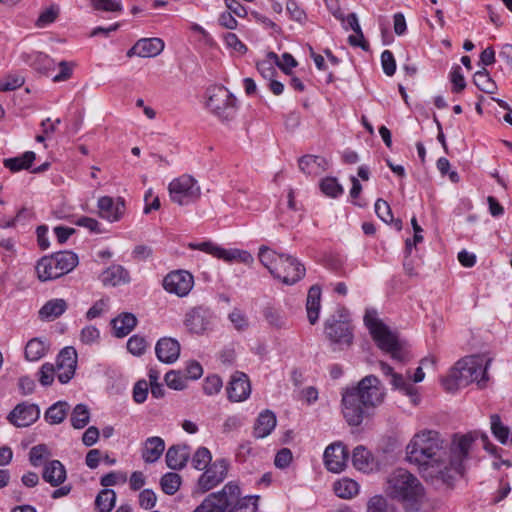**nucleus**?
<instances>
[{"label":"nucleus","mask_w":512,"mask_h":512,"mask_svg":"<svg viewBox=\"0 0 512 512\" xmlns=\"http://www.w3.org/2000/svg\"><path fill=\"white\" fill-rule=\"evenodd\" d=\"M477 432L454 435L449 448L435 430L416 433L406 446V460L418 467L422 477L432 483L451 485L464 474Z\"/></svg>","instance_id":"f257e3e1"},{"label":"nucleus","mask_w":512,"mask_h":512,"mask_svg":"<svg viewBox=\"0 0 512 512\" xmlns=\"http://www.w3.org/2000/svg\"><path fill=\"white\" fill-rule=\"evenodd\" d=\"M384 395L381 382L374 375L365 376L356 386L346 388L342 392V412L348 424L360 425L369 409L383 402Z\"/></svg>","instance_id":"f03ea898"},{"label":"nucleus","mask_w":512,"mask_h":512,"mask_svg":"<svg viewBox=\"0 0 512 512\" xmlns=\"http://www.w3.org/2000/svg\"><path fill=\"white\" fill-rule=\"evenodd\" d=\"M491 359L483 355H471L456 362L448 375L442 379V385L447 392L453 393L461 387L477 382L483 387L488 380L487 369Z\"/></svg>","instance_id":"7ed1b4c3"},{"label":"nucleus","mask_w":512,"mask_h":512,"mask_svg":"<svg viewBox=\"0 0 512 512\" xmlns=\"http://www.w3.org/2000/svg\"><path fill=\"white\" fill-rule=\"evenodd\" d=\"M240 495V487L229 482L221 491L209 494L193 512H256L258 497Z\"/></svg>","instance_id":"20e7f679"},{"label":"nucleus","mask_w":512,"mask_h":512,"mask_svg":"<svg viewBox=\"0 0 512 512\" xmlns=\"http://www.w3.org/2000/svg\"><path fill=\"white\" fill-rule=\"evenodd\" d=\"M386 494L406 507L417 509L424 498V487L418 478L408 470L398 468L389 474L385 487Z\"/></svg>","instance_id":"39448f33"},{"label":"nucleus","mask_w":512,"mask_h":512,"mask_svg":"<svg viewBox=\"0 0 512 512\" xmlns=\"http://www.w3.org/2000/svg\"><path fill=\"white\" fill-rule=\"evenodd\" d=\"M258 258L270 274L286 285H293L305 275V267L293 256L278 254L274 250L261 246Z\"/></svg>","instance_id":"423d86ee"},{"label":"nucleus","mask_w":512,"mask_h":512,"mask_svg":"<svg viewBox=\"0 0 512 512\" xmlns=\"http://www.w3.org/2000/svg\"><path fill=\"white\" fill-rule=\"evenodd\" d=\"M364 323L368 328L373 340L377 346L389 353L391 357L398 361H404L405 352L396 332L390 330L377 316V312L368 309L364 315Z\"/></svg>","instance_id":"0eeeda50"},{"label":"nucleus","mask_w":512,"mask_h":512,"mask_svg":"<svg viewBox=\"0 0 512 512\" xmlns=\"http://www.w3.org/2000/svg\"><path fill=\"white\" fill-rule=\"evenodd\" d=\"M78 265V256L71 251L57 252L38 260L35 271L41 282L60 278Z\"/></svg>","instance_id":"6e6552de"},{"label":"nucleus","mask_w":512,"mask_h":512,"mask_svg":"<svg viewBox=\"0 0 512 512\" xmlns=\"http://www.w3.org/2000/svg\"><path fill=\"white\" fill-rule=\"evenodd\" d=\"M206 107L221 121H230L237 113L236 98L224 86H212L207 89Z\"/></svg>","instance_id":"1a4fd4ad"},{"label":"nucleus","mask_w":512,"mask_h":512,"mask_svg":"<svg viewBox=\"0 0 512 512\" xmlns=\"http://www.w3.org/2000/svg\"><path fill=\"white\" fill-rule=\"evenodd\" d=\"M325 334L332 344L339 349L349 347L353 341L352 328L345 309L338 311V316L332 315L325 322Z\"/></svg>","instance_id":"9d476101"},{"label":"nucleus","mask_w":512,"mask_h":512,"mask_svg":"<svg viewBox=\"0 0 512 512\" xmlns=\"http://www.w3.org/2000/svg\"><path fill=\"white\" fill-rule=\"evenodd\" d=\"M170 199L184 206L196 201L201 194L197 181L190 175H182L172 180L168 186Z\"/></svg>","instance_id":"9b49d317"},{"label":"nucleus","mask_w":512,"mask_h":512,"mask_svg":"<svg viewBox=\"0 0 512 512\" xmlns=\"http://www.w3.org/2000/svg\"><path fill=\"white\" fill-rule=\"evenodd\" d=\"M189 247L194 250H200L207 254H210L218 259H222L226 262H240L248 266L254 262L253 256L246 250L241 249H225L211 241H204L200 243H190Z\"/></svg>","instance_id":"f8f14e48"},{"label":"nucleus","mask_w":512,"mask_h":512,"mask_svg":"<svg viewBox=\"0 0 512 512\" xmlns=\"http://www.w3.org/2000/svg\"><path fill=\"white\" fill-rule=\"evenodd\" d=\"M228 469L229 462L226 459H216L212 464L204 469V472L199 477L197 482L198 489L202 493L213 489L224 481L227 477Z\"/></svg>","instance_id":"ddd939ff"},{"label":"nucleus","mask_w":512,"mask_h":512,"mask_svg":"<svg viewBox=\"0 0 512 512\" xmlns=\"http://www.w3.org/2000/svg\"><path fill=\"white\" fill-rule=\"evenodd\" d=\"M194 285L192 274L188 271L178 270L169 273L163 280V287L169 293L177 296H186Z\"/></svg>","instance_id":"4468645a"},{"label":"nucleus","mask_w":512,"mask_h":512,"mask_svg":"<svg viewBox=\"0 0 512 512\" xmlns=\"http://www.w3.org/2000/svg\"><path fill=\"white\" fill-rule=\"evenodd\" d=\"M77 367V352L73 347L63 348L57 357L56 374L62 384L68 383Z\"/></svg>","instance_id":"2eb2a0df"},{"label":"nucleus","mask_w":512,"mask_h":512,"mask_svg":"<svg viewBox=\"0 0 512 512\" xmlns=\"http://www.w3.org/2000/svg\"><path fill=\"white\" fill-rule=\"evenodd\" d=\"M348 457V450L342 442H334L327 446L323 455L326 468L333 473H340L345 469Z\"/></svg>","instance_id":"dca6fc26"},{"label":"nucleus","mask_w":512,"mask_h":512,"mask_svg":"<svg viewBox=\"0 0 512 512\" xmlns=\"http://www.w3.org/2000/svg\"><path fill=\"white\" fill-rule=\"evenodd\" d=\"M213 313L210 309L203 306L191 309L185 316V326L189 331L201 334L211 325Z\"/></svg>","instance_id":"f3484780"},{"label":"nucleus","mask_w":512,"mask_h":512,"mask_svg":"<svg viewBox=\"0 0 512 512\" xmlns=\"http://www.w3.org/2000/svg\"><path fill=\"white\" fill-rule=\"evenodd\" d=\"M40 409L35 404L20 403L8 415V420L16 427H27L38 420Z\"/></svg>","instance_id":"a211bd4d"},{"label":"nucleus","mask_w":512,"mask_h":512,"mask_svg":"<svg viewBox=\"0 0 512 512\" xmlns=\"http://www.w3.org/2000/svg\"><path fill=\"white\" fill-rule=\"evenodd\" d=\"M99 216L109 222H116L121 219L125 212V201L118 197L113 199L109 196H103L97 202Z\"/></svg>","instance_id":"6ab92c4d"},{"label":"nucleus","mask_w":512,"mask_h":512,"mask_svg":"<svg viewBox=\"0 0 512 512\" xmlns=\"http://www.w3.org/2000/svg\"><path fill=\"white\" fill-rule=\"evenodd\" d=\"M251 393V385L248 376L242 372H235L228 383L227 395L232 402H242Z\"/></svg>","instance_id":"aec40b11"},{"label":"nucleus","mask_w":512,"mask_h":512,"mask_svg":"<svg viewBox=\"0 0 512 512\" xmlns=\"http://www.w3.org/2000/svg\"><path fill=\"white\" fill-rule=\"evenodd\" d=\"M155 353L159 361L166 364L174 363L180 355V344L170 337L161 338L156 343Z\"/></svg>","instance_id":"412c9836"},{"label":"nucleus","mask_w":512,"mask_h":512,"mask_svg":"<svg viewBox=\"0 0 512 512\" xmlns=\"http://www.w3.org/2000/svg\"><path fill=\"white\" fill-rule=\"evenodd\" d=\"M22 59L39 73L48 75L55 69V61L49 55L42 52L23 54Z\"/></svg>","instance_id":"4be33fe9"},{"label":"nucleus","mask_w":512,"mask_h":512,"mask_svg":"<svg viewBox=\"0 0 512 512\" xmlns=\"http://www.w3.org/2000/svg\"><path fill=\"white\" fill-rule=\"evenodd\" d=\"M190 456L187 445H172L166 452V464L172 470H181L185 467Z\"/></svg>","instance_id":"5701e85b"},{"label":"nucleus","mask_w":512,"mask_h":512,"mask_svg":"<svg viewBox=\"0 0 512 512\" xmlns=\"http://www.w3.org/2000/svg\"><path fill=\"white\" fill-rule=\"evenodd\" d=\"M165 450V442L161 437L147 438L142 447V459L145 463H154L160 459Z\"/></svg>","instance_id":"b1692460"},{"label":"nucleus","mask_w":512,"mask_h":512,"mask_svg":"<svg viewBox=\"0 0 512 512\" xmlns=\"http://www.w3.org/2000/svg\"><path fill=\"white\" fill-rule=\"evenodd\" d=\"M43 479L52 486H59L66 479V470L59 460L48 462L43 471Z\"/></svg>","instance_id":"393cba45"},{"label":"nucleus","mask_w":512,"mask_h":512,"mask_svg":"<svg viewBox=\"0 0 512 512\" xmlns=\"http://www.w3.org/2000/svg\"><path fill=\"white\" fill-rule=\"evenodd\" d=\"M104 285L117 286L130 281L129 272L121 265H112L101 276Z\"/></svg>","instance_id":"a878e982"},{"label":"nucleus","mask_w":512,"mask_h":512,"mask_svg":"<svg viewBox=\"0 0 512 512\" xmlns=\"http://www.w3.org/2000/svg\"><path fill=\"white\" fill-rule=\"evenodd\" d=\"M321 308V289L319 286H312L307 295L306 310L308 321L311 325H314L319 318V312Z\"/></svg>","instance_id":"bb28decb"},{"label":"nucleus","mask_w":512,"mask_h":512,"mask_svg":"<svg viewBox=\"0 0 512 512\" xmlns=\"http://www.w3.org/2000/svg\"><path fill=\"white\" fill-rule=\"evenodd\" d=\"M276 416L273 412L267 410L258 416L254 425V436L256 438L267 437L276 426Z\"/></svg>","instance_id":"cd10ccee"},{"label":"nucleus","mask_w":512,"mask_h":512,"mask_svg":"<svg viewBox=\"0 0 512 512\" xmlns=\"http://www.w3.org/2000/svg\"><path fill=\"white\" fill-rule=\"evenodd\" d=\"M326 165V160L320 156L305 155L299 159V168L307 175H319L326 169Z\"/></svg>","instance_id":"c85d7f7f"},{"label":"nucleus","mask_w":512,"mask_h":512,"mask_svg":"<svg viewBox=\"0 0 512 512\" xmlns=\"http://www.w3.org/2000/svg\"><path fill=\"white\" fill-rule=\"evenodd\" d=\"M67 309V302L64 299H51L47 301L39 311L40 318L52 321L60 317Z\"/></svg>","instance_id":"c756f323"},{"label":"nucleus","mask_w":512,"mask_h":512,"mask_svg":"<svg viewBox=\"0 0 512 512\" xmlns=\"http://www.w3.org/2000/svg\"><path fill=\"white\" fill-rule=\"evenodd\" d=\"M353 466L359 471L369 472L373 470L374 458L364 446H357L352 454Z\"/></svg>","instance_id":"7c9ffc66"},{"label":"nucleus","mask_w":512,"mask_h":512,"mask_svg":"<svg viewBox=\"0 0 512 512\" xmlns=\"http://www.w3.org/2000/svg\"><path fill=\"white\" fill-rule=\"evenodd\" d=\"M136 324L137 319L132 313H123L112 320L114 334L119 338L128 335Z\"/></svg>","instance_id":"2f4dec72"},{"label":"nucleus","mask_w":512,"mask_h":512,"mask_svg":"<svg viewBox=\"0 0 512 512\" xmlns=\"http://www.w3.org/2000/svg\"><path fill=\"white\" fill-rule=\"evenodd\" d=\"M138 45L142 58H150L158 56L164 49V41L160 38H142L139 39Z\"/></svg>","instance_id":"473e14b6"},{"label":"nucleus","mask_w":512,"mask_h":512,"mask_svg":"<svg viewBox=\"0 0 512 512\" xmlns=\"http://www.w3.org/2000/svg\"><path fill=\"white\" fill-rule=\"evenodd\" d=\"M34 160L35 153L32 151H27L19 157L4 159L3 164L11 172H18L20 170L29 169Z\"/></svg>","instance_id":"72a5a7b5"},{"label":"nucleus","mask_w":512,"mask_h":512,"mask_svg":"<svg viewBox=\"0 0 512 512\" xmlns=\"http://www.w3.org/2000/svg\"><path fill=\"white\" fill-rule=\"evenodd\" d=\"M69 405L67 402L59 401L50 406L45 412V419L52 425L60 424L67 416Z\"/></svg>","instance_id":"f704fd0d"},{"label":"nucleus","mask_w":512,"mask_h":512,"mask_svg":"<svg viewBox=\"0 0 512 512\" xmlns=\"http://www.w3.org/2000/svg\"><path fill=\"white\" fill-rule=\"evenodd\" d=\"M335 494L343 499H349L358 493V483L349 478H343L334 483Z\"/></svg>","instance_id":"c9c22d12"},{"label":"nucleus","mask_w":512,"mask_h":512,"mask_svg":"<svg viewBox=\"0 0 512 512\" xmlns=\"http://www.w3.org/2000/svg\"><path fill=\"white\" fill-rule=\"evenodd\" d=\"M116 503V493L112 489L101 490L96 499L95 506L98 512H110Z\"/></svg>","instance_id":"e433bc0d"},{"label":"nucleus","mask_w":512,"mask_h":512,"mask_svg":"<svg viewBox=\"0 0 512 512\" xmlns=\"http://www.w3.org/2000/svg\"><path fill=\"white\" fill-rule=\"evenodd\" d=\"M390 384L398 390L403 391L406 395L410 396L411 402L416 405L418 404L419 397L416 394L413 385L406 380L401 374L395 373L390 379Z\"/></svg>","instance_id":"4c0bfd02"},{"label":"nucleus","mask_w":512,"mask_h":512,"mask_svg":"<svg viewBox=\"0 0 512 512\" xmlns=\"http://www.w3.org/2000/svg\"><path fill=\"white\" fill-rule=\"evenodd\" d=\"M47 346L44 341L33 338L25 347V357L28 361H38L46 354Z\"/></svg>","instance_id":"58836bf2"},{"label":"nucleus","mask_w":512,"mask_h":512,"mask_svg":"<svg viewBox=\"0 0 512 512\" xmlns=\"http://www.w3.org/2000/svg\"><path fill=\"white\" fill-rule=\"evenodd\" d=\"M473 82L481 91L488 94H493L497 89L496 83L485 68L474 74Z\"/></svg>","instance_id":"ea45409f"},{"label":"nucleus","mask_w":512,"mask_h":512,"mask_svg":"<svg viewBox=\"0 0 512 512\" xmlns=\"http://www.w3.org/2000/svg\"><path fill=\"white\" fill-rule=\"evenodd\" d=\"M71 425L75 429L84 428L90 420L89 408L84 404H77L71 413Z\"/></svg>","instance_id":"a19ab883"},{"label":"nucleus","mask_w":512,"mask_h":512,"mask_svg":"<svg viewBox=\"0 0 512 512\" xmlns=\"http://www.w3.org/2000/svg\"><path fill=\"white\" fill-rule=\"evenodd\" d=\"M491 422V431L494 437L502 444H507L510 430L507 426H505L497 414H493L490 417Z\"/></svg>","instance_id":"79ce46f5"},{"label":"nucleus","mask_w":512,"mask_h":512,"mask_svg":"<svg viewBox=\"0 0 512 512\" xmlns=\"http://www.w3.org/2000/svg\"><path fill=\"white\" fill-rule=\"evenodd\" d=\"M160 484L164 493L173 495L181 485V477L177 473L169 472L162 476Z\"/></svg>","instance_id":"37998d69"},{"label":"nucleus","mask_w":512,"mask_h":512,"mask_svg":"<svg viewBox=\"0 0 512 512\" xmlns=\"http://www.w3.org/2000/svg\"><path fill=\"white\" fill-rule=\"evenodd\" d=\"M367 512H397L395 507L388 503L382 495L371 497L367 503Z\"/></svg>","instance_id":"c03bdc74"},{"label":"nucleus","mask_w":512,"mask_h":512,"mask_svg":"<svg viewBox=\"0 0 512 512\" xmlns=\"http://www.w3.org/2000/svg\"><path fill=\"white\" fill-rule=\"evenodd\" d=\"M212 461L211 452L206 447H199L192 457V466L197 470H204Z\"/></svg>","instance_id":"a18cd8bd"},{"label":"nucleus","mask_w":512,"mask_h":512,"mask_svg":"<svg viewBox=\"0 0 512 512\" xmlns=\"http://www.w3.org/2000/svg\"><path fill=\"white\" fill-rule=\"evenodd\" d=\"M91 6L95 10L105 12H122V0H90Z\"/></svg>","instance_id":"49530a36"},{"label":"nucleus","mask_w":512,"mask_h":512,"mask_svg":"<svg viewBox=\"0 0 512 512\" xmlns=\"http://www.w3.org/2000/svg\"><path fill=\"white\" fill-rule=\"evenodd\" d=\"M322 192L329 197H338L343 193L342 186L335 178H326L320 184Z\"/></svg>","instance_id":"de8ad7c7"},{"label":"nucleus","mask_w":512,"mask_h":512,"mask_svg":"<svg viewBox=\"0 0 512 512\" xmlns=\"http://www.w3.org/2000/svg\"><path fill=\"white\" fill-rule=\"evenodd\" d=\"M147 346L148 344L146 339L139 335H133L127 342L128 351L135 356L142 355L145 352Z\"/></svg>","instance_id":"09e8293b"},{"label":"nucleus","mask_w":512,"mask_h":512,"mask_svg":"<svg viewBox=\"0 0 512 512\" xmlns=\"http://www.w3.org/2000/svg\"><path fill=\"white\" fill-rule=\"evenodd\" d=\"M24 78L20 75H8L0 80V91L7 92L20 88L24 84Z\"/></svg>","instance_id":"8fccbe9b"},{"label":"nucleus","mask_w":512,"mask_h":512,"mask_svg":"<svg viewBox=\"0 0 512 512\" xmlns=\"http://www.w3.org/2000/svg\"><path fill=\"white\" fill-rule=\"evenodd\" d=\"M165 382L168 387L174 390H183L186 387V377H183L176 371H169L166 373Z\"/></svg>","instance_id":"3c124183"},{"label":"nucleus","mask_w":512,"mask_h":512,"mask_svg":"<svg viewBox=\"0 0 512 512\" xmlns=\"http://www.w3.org/2000/svg\"><path fill=\"white\" fill-rule=\"evenodd\" d=\"M59 14V9L57 6H51L44 10L38 17L36 25L40 28L46 27L47 25L53 23Z\"/></svg>","instance_id":"603ef678"},{"label":"nucleus","mask_w":512,"mask_h":512,"mask_svg":"<svg viewBox=\"0 0 512 512\" xmlns=\"http://www.w3.org/2000/svg\"><path fill=\"white\" fill-rule=\"evenodd\" d=\"M268 56L270 58H272L275 61V63L277 64V66L279 68H281L286 73L288 72L289 69H291L297 65V61L289 53H284L282 55L281 59H279L278 56L273 52L269 53Z\"/></svg>","instance_id":"864d4df0"},{"label":"nucleus","mask_w":512,"mask_h":512,"mask_svg":"<svg viewBox=\"0 0 512 512\" xmlns=\"http://www.w3.org/2000/svg\"><path fill=\"white\" fill-rule=\"evenodd\" d=\"M375 212H376L377 216L385 223H390L393 221V215H392L391 208L385 200L378 199L376 201Z\"/></svg>","instance_id":"5fc2aeb1"},{"label":"nucleus","mask_w":512,"mask_h":512,"mask_svg":"<svg viewBox=\"0 0 512 512\" xmlns=\"http://www.w3.org/2000/svg\"><path fill=\"white\" fill-rule=\"evenodd\" d=\"M58 66H59L60 71L57 75H55L52 78L53 82L67 81L68 79H70L72 77L73 68L75 66V64L73 62L61 61V62H59Z\"/></svg>","instance_id":"6e6d98bb"},{"label":"nucleus","mask_w":512,"mask_h":512,"mask_svg":"<svg viewBox=\"0 0 512 512\" xmlns=\"http://www.w3.org/2000/svg\"><path fill=\"white\" fill-rule=\"evenodd\" d=\"M56 368L53 364L44 363L39 371V382L43 386L51 385L54 380Z\"/></svg>","instance_id":"4d7b16f0"},{"label":"nucleus","mask_w":512,"mask_h":512,"mask_svg":"<svg viewBox=\"0 0 512 512\" xmlns=\"http://www.w3.org/2000/svg\"><path fill=\"white\" fill-rule=\"evenodd\" d=\"M381 64H382L383 71L387 76L394 75V73L396 71V62H395L394 56L391 51L385 50L382 52Z\"/></svg>","instance_id":"13d9d810"},{"label":"nucleus","mask_w":512,"mask_h":512,"mask_svg":"<svg viewBox=\"0 0 512 512\" xmlns=\"http://www.w3.org/2000/svg\"><path fill=\"white\" fill-rule=\"evenodd\" d=\"M127 480V476L122 472H110L100 479V484L104 487L114 486L118 483H125Z\"/></svg>","instance_id":"bf43d9fd"},{"label":"nucleus","mask_w":512,"mask_h":512,"mask_svg":"<svg viewBox=\"0 0 512 512\" xmlns=\"http://www.w3.org/2000/svg\"><path fill=\"white\" fill-rule=\"evenodd\" d=\"M48 448L44 444L36 445L31 448L29 459L33 466L37 467L46 455H48Z\"/></svg>","instance_id":"052dcab7"},{"label":"nucleus","mask_w":512,"mask_h":512,"mask_svg":"<svg viewBox=\"0 0 512 512\" xmlns=\"http://www.w3.org/2000/svg\"><path fill=\"white\" fill-rule=\"evenodd\" d=\"M450 79L452 82V91L453 92H456V93L461 92L466 87V82H465L464 76L461 72L460 66H456L453 68L451 75H450Z\"/></svg>","instance_id":"680f3d73"},{"label":"nucleus","mask_w":512,"mask_h":512,"mask_svg":"<svg viewBox=\"0 0 512 512\" xmlns=\"http://www.w3.org/2000/svg\"><path fill=\"white\" fill-rule=\"evenodd\" d=\"M222 387V380L217 375L208 376L205 379L203 390L207 395L217 394Z\"/></svg>","instance_id":"e2e57ef3"},{"label":"nucleus","mask_w":512,"mask_h":512,"mask_svg":"<svg viewBox=\"0 0 512 512\" xmlns=\"http://www.w3.org/2000/svg\"><path fill=\"white\" fill-rule=\"evenodd\" d=\"M234 327L239 330H245L248 327V319L246 315L239 309H234L228 316Z\"/></svg>","instance_id":"0e129e2a"},{"label":"nucleus","mask_w":512,"mask_h":512,"mask_svg":"<svg viewBox=\"0 0 512 512\" xmlns=\"http://www.w3.org/2000/svg\"><path fill=\"white\" fill-rule=\"evenodd\" d=\"M293 459L292 452L288 448H282L275 456L274 464L277 468H287Z\"/></svg>","instance_id":"69168bd1"},{"label":"nucleus","mask_w":512,"mask_h":512,"mask_svg":"<svg viewBox=\"0 0 512 512\" xmlns=\"http://www.w3.org/2000/svg\"><path fill=\"white\" fill-rule=\"evenodd\" d=\"M264 317L266 321L276 328H282L285 326V320L282 315L273 308H266L264 311Z\"/></svg>","instance_id":"338daca9"},{"label":"nucleus","mask_w":512,"mask_h":512,"mask_svg":"<svg viewBox=\"0 0 512 512\" xmlns=\"http://www.w3.org/2000/svg\"><path fill=\"white\" fill-rule=\"evenodd\" d=\"M286 10L291 18L297 22H303L306 18L304 10L298 5L295 0H288L286 3Z\"/></svg>","instance_id":"774afa93"}]
</instances>
